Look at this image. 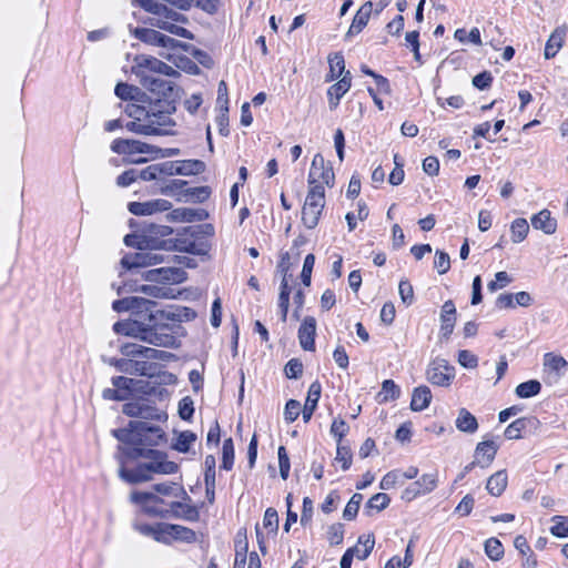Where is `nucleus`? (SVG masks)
<instances>
[{"label":"nucleus","instance_id":"1","mask_svg":"<svg viewBox=\"0 0 568 568\" xmlns=\"http://www.w3.org/2000/svg\"><path fill=\"white\" fill-rule=\"evenodd\" d=\"M112 435L122 443L118 447L116 459L119 476L123 480L136 484L150 480L153 473L174 474L178 470V465L165 460L163 453L148 448L164 439V432L159 425L131 420L128 427L113 429Z\"/></svg>","mask_w":568,"mask_h":568},{"label":"nucleus","instance_id":"2","mask_svg":"<svg viewBox=\"0 0 568 568\" xmlns=\"http://www.w3.org/2000/svg\"><path fill=\"white\" fill-rule=\"evenodd\" d=\"M115 95L126 104L124 112L132 120L125 123V129L141 135H171L174 133L175 121L172 114L176 105L166 99H153L142 92L138 87L128 83H118Z\"/></svg>","mask_w":568,"mask_h":568},{"label":"nucleus","instance_id":"3","mask_svg":"<svg viewBox=\"0 0 568 568\" xmlns=\"http://www.w3.org/2000/svg\"><path fill=\"white\" fill-rule=\"evenodd\" d=\"M158 303L144 297L130 296L116 300L112 304L115 312H131L132 318L119 321L113 325L116 334L138 338L148 344H169L170 338L161 333H152L154 310Z\"/></svg>","mask_w":568,"mask_h":568},{"label":"nucleus","instance_id":"4","mask_svg":"<svg viewBox=\"0 0 568 568\" xmlns=\"http://www.w3.org/2000/svg\"><path fill=\"white\" fill-rule=\"evenodd\" d=\"M172 233L173 229L171 226L150 225L148 231L142 234L125 235V245L136 247L139 251L132 254H125L121 260L122 266L132 270L175 261L179 256L161 253V237H166Z\"/></svg>","mask_w":568,"mask_h":568},{"label":"nucleus","instance_id":"5","mask_svg":"<svg viewBox=\"0 0 568 568\" xmlns=\"http://www.w3.org/2000/svg\"><path fill=\"white\" fill-rule=\"evenodd\" d=\"M132 73L143 88L158 95L156 99H166L175 105V101L172 99L173 82L161 78V75L175 77L180 74L171 65L152 55L140 54L134 59Z\"/></svg>","mask_w":568,"mask_h":568},{"label":"nucleus","instance_id":"6","mask_svg":"<svg viewBox=\"0 0 568 568\" xmlns=\"http://www.w3.org/2000/svg\"><path fill=\"white\" fill-rule=\"evenodd\" d=\"M196 317V312L189 307H178L173 310H160L158 306L154 310V316L152 322V333H161L168 336L171 341L169 344H153L159 347H175L176 337L174 335V328L178 322L191 321Z\"/></svg>","mask_w":568,"mask_h":568},{"label":"nucleus","instance_id":"7","mask_svg":"<svg viewBox=\"0 0 568 568\" xmlns=\"http://www.w3.org/2000/svg\"><path fill=\"white\" fill-rule=\"evenodd\" d=\"M325 206V191L323 185L311 186L302 209V221L312 230L318 224L322 211Z\"/></svg>","mask_w":568,"mask_h":568},{"label":"nucleus","instance_id":"8","mask_svg":"<svg viewBox=\"0 0 568 568\" xmlns=\"http://www.w3.org/2000/svg\"><path fill=\"white\" fill-rule=\"evenodd\" d=\"M133 34L136 39L146 44L161 48L162 51H160L159 54L166 59L171 58V51H176L180 48L184 49L186 47L181 41L163 34L154 29L135 28Z\"/></svg>","mask_w":568,"mask_h":568},{"label":"nucleus","instance_id":"9","mask_svg":"<svg viewBox=\"0 0 568 568\" xmlns=\"http://www.w3.org/2000/svg\"><path fill=\"white\" fill-rule=\"evenodd\" d=\"M111 150L114 153L122 155H139L145 154L149 155L150 159L159 158L161 149L145 142L132 139H115L111 143Z\"/></svg>","mask_w":568,"mask_h":568},{"label":"nucleus","instance_id":"10","mask_svg":"<svg viewBox=\"0 0 568 568\" xmlns=\"http://www.w3.org/2000/svg\"><path fill=\"white\" fill-rule=\"evenodd\" d=\"M426 378L435 386L448 387L455 378V368L446 359L436 357L427 366Z\"/></svg>","mask_w":568,"mask_h":568},{"label":"nucleus","instance_id":"11","mask_svg":"<svg viewBox=\"0 0 568 568\" xmlns=\"http://www.w3.org/2000/svg\"><path fill=\"white\" fill-rule=\"evenodd\" d=\"M114 366L121 373L130 375L159 377L160 366L149 361H136L133 358H121L114 362Z\"/></svg>","mask_w":568,"mask_h":568},{"label":"nucleus","instance_id":"12","mask_svg":"<svg viewBox=\"0 0 568 568\" xmlns=\"http://www.w3.org/2000/svg\"><path fill=\"white\" fill-rule=\"evenodd\" d=\"M334 180L335 174L333 168L325 165V160L322 154H315L308 173L310 187L314 185L324 186V184L332 187L334 185Z\"/></svg>","mask_w":568,"mask_h":568},{"label":"nucleus","instance_id":"13","mask_svg":"<svg viewBox=\"0 0 568 568\" xmlns=\"http://www.w3.org/2000/svg\"><path fill=\"white\" fill-rule=\"evenodd\" d=\"M545 382L556 384L568 372V362L555 353H546L542 361Z\"/></svg>","mask_w":568,"mask_h":568},{"label":"nucleus","instance_id":"14","mask_svg":"<svg viewBox=\"0 0 568 568\" xmlns=\"http://www.w3.org/2000/svg\"><path fill=\"white\" fill-rule=\"evenodd\" d=\"M123 413L130 417H136L138 420H158L163 422L166 419V414L154 406L144 402H131L123 406Z\"/></svg>","mask_w":568,"mask_h":568},{"label":"nucleus","instance_id":"15","mask_svg":"<svg viewBox=\"0 0 568 568\" xmlns=\"http://www.w3.org/2000/svg\"><path fill=\"white\" fill-rule=\"evenodd\" d=\"M142 181H163L168 176L179 175L176 161L151 164L141 170Z\"/></svg>","mask_w":568,"mask_h":568},{"label":"nucleus","instance_id":"16","mask_svg":"<svg viewBox=\"0 0 568 568\" xmlns=\"http://www.w3.org/2000/svg\"><path fill=\"white\" fill-rule=\"evenodd\" d=\"M131 500L136 504L143 505L146 510L153 515L165 516L169 510H164L160 507L163 504V499L154 493L149 491H134L131 494Z\"/></svg>","mask_w":568,"mask_h":568},{"label":"nucleus","instance_id":"17","mask_svg":"<svg viewBox=\"0 0 568 568\" xmlns=\"http://www.w3.org/2000/svg\"><path fill=\"white\" fill-rule=\"evenodd\" d=\"M499 446L494 440H484L477 444L474 452V463L481 467L487 468L494 462Z\"/></svg>","mask_w":568,"mask_h":568},{"label":"nucleus","instance_id":"18","mask_svg":"<svg viewBox=\"0 0 568 568\" xmlns=\"http://www.w3.org/2000/svg\"><path fill=\"white\" fill-rule=\"evenodd\" d=\"M456 324V307L453 301H446L440 312V338L447 341L454 332Z\"/></svg>","mask_w":568,"mask_h":568},{"label":"nucleus","instance_id":"19","mask_svg":"<svg viewBox=\"0 0 568 568\" xmlns=\"http://www.w3.org/2000/svg\"><path fill=\"white\" fill-rule=\"evenodd\" d=\"M171 209V203L166 200L158 199L146 202H131L129 211L134 215H151L156 212H164Z\"/></svg>","mask_w":568,"mask_h":568},{"label":"nucleus","instance_id":"20","mask_svg":"<svg viewBox=\"0 0 568 568\" xmlns=\"http://www.w3.org/2000/svg\"><path fill=\"white\" fill-rule=\"evenodd\" d=\"M184 276L183 270L173 266L159 267L146 273V280L162 283H181Z\"/></svg>","mask_w":568,"mask_h":568},{"label":"nucleus","instance_id":"21","mask_svg":"<svg viewBox=\"0 0 568 568\" xmlns=\"http://www.w3.org/2000/svg\"><path fill=\"white\" fill-rule=\"evenodd\" d=\"M316 320L306 316L298 328V341L304 351L315 349Z\"/></svg>","mask_w":568,"mask_h":568},{"label":"nucleus","instance_id":"22","mask_svg":"<svg viewBox=\"0 0 568 568\" xmlns=\"http://www.w3.org/2000/svg\"><path fill=\"white\" fill-rule=\"evenodd\" d=\"M161 251L172 252H185L191 254H202V250L199 248L194 241L186 237L164 239L161 237Z\"/></svg>","mask_w":568,"mask_h":568},{"label":"nucleus","instance_id":"23","mask_svg":"<svg viewBox=\"0 0 568 568\" xmlns=\"http://www.w3.org/2000/svg\"><path fill=\"white\" fill-rule=\"evenodd\" d=\"M539 425V420L534 417H520L510 423L505 429V437L507 439H519L528 428H536Z\"/></svg>","mask_w":568,"mask_h":568},{"label":"nucleus","instance_id":"24","mask_svg":"<svg viewBox=\"0 0 568 568\" xmlns=\"http://www.w3.org/2000/svg\"><path fill=\"white\" fill-rule=\"evenodd\" d=\"M144 382L141 379L129 378L124 376H115L112 378L113 387H116L119 393L124 396L126 400L134 392H143L149 394L150 392L144 389Z\"/></svg>","mask_w":568,"mask_h":568},{"label":"nucleus","instance_id":"25","mask_svg":"<svg viewBox=\"0 0 568 568\" xmlns=\"http://www.w3.org/2000/svg\"><path fill=\"white\" fill-rule=\"evenodd\" d=\"M373 12V2L366 1L356 12L353 22L346 33V37H352L359 33L368 23Z\"/></svg>","mask_w":568,"mask_h":568},{"label":"nucleus","instance_id":"26","mask_svg":"<svg viewBox=\"0 0 568 568\" xmlns=\"http://www.w3.org/2000/svg\"><path fill=\"white\" fill-rule=\"evenodd\" d=\"M321 392H322V386H321L320 382L318 381L313 382L308 388L307 397H306V400H305V404H304V407L302 410V416H303V419L305 423H307L312 418V415L317 407V403L321 397Z\"/></svg>","mask_w":568,"mask_h":568},{"label":"nucleus","instance_id":"27","mask_svg":"<svg viewBox=\"0 0 568 568\" xmlns=\"http://www.w3.org/2000/svg\"><path fill=\"white\" fill-rule=\"evenodd\" d=\"M531 225L534 229L540 230L548 235L554 234L557 230V221L551 217L550 211L546 209L532 215Z\"/></svg>","mask_w":568,"mask_h":568},{"label":"nucleus","instance_id":"28","mask_svg":"<svg viewBox=\"0 0 568 568\" xmlns=\"http://www.w3.org/2000/svg\"><path fill=\"white\" fill-rule=\"evenodd\" d=\"M566 32V26L558 27L554 30V32L550 34L549 39L546 42L544 52L546 59H551L558 53L565 41Z\"/></svg>","mask_w":568,"mask_h":568},{"label":"nucleus","instance_id":"29","mask_svg":"<svg viewBox=\"0 0 568 568\" xmlns=\"http://www.w3.org/2000/svg\"><path fill=\"white\" fill-rule=\"evenodd\" d=\"M432 392L428 386L422 385L414 388L410 400V409L413 412H422L426 409L432 402Z\"/></svg>","mask_w":568,"mask_h":568},{"label":"nucleus","instance_id":"30","mask_svg":"<svg viewBox=\"0 0 568 568\" xmlns=\"http://www.w3.org/2000/svg\"><path fill=\"white\" fill-rule=\"evenodd\" d=\"M455 425L459 432L467 434H474L478 429L477 418L466 408H460L458 410Z\"/></svg>","mask_w":568,"mask_h":568},{"label":"nucleus","instance_id":"31","mask_svg":"<svg viewBox=\"0 0 568 568\" xmlns=\"http://www.w3.org/2000/svg\"><path fill=\"white\" fill-rule=\"evenodd\" d=\"M507 483L506 470H498L488 478L486 489L493 496H500L506 489Z\"/></svg>","mask_w":568,"mask_h":568},{"label":"nucleus","instance_id":"32","mask_svg":"<svg viewBox=\"0 0 568 568\" xmlns=\"http://www.w3.org/2000/svg\"><path fill=\"white\" fill-rule=\"evenodd\" d=\"M400 396V388L393 379H385L382 389L377 394L378 403L395 400Z\"/></svg>","mask_w":568,"mask_h":568},{"label":"nucleus","instance_id":"33","mask_svg":"<svg viewBox=\"0 0 568 568\" xmlns=\"http://www.w3.org/2000/svg\"><path fill=\"white\" fill-rule=\"evenodd\" d=\"M151 24L154 27H158L159 29L168 31L171 34H175V36H179V37H182L185 39L193 38L192 33L187 29L176 26L171 21L162 20L160 18H154V19H152Z\"/></svg>","mask_w":568,"mask_h":568},{"label":"nucleus","instance_id":"34","mask_svg":"<svg viewBox=\"0 0 568 568\" xmlns=\"http://www.w3.org/2000/svg\"><path fill=\"white\" fill-rule=\"evenodd\" d=\"M414 485L417 490H420V496L430 494L438 485L437 473L422 475L416 481H414Z\"/></svg>","mask_w":568,"mask_h":568},{"label":"nucleus","instance_id":"35","mask_svg":"<svg viewBox=\"0 0 568 568\" xmlns=\"http://www.w3.org/2000/svg\"><path fill=\"white\" fill-rule=\"evenodd\" d=\"M179 175H196L205 171V163L201 160L176 161Z\"/></svg>","mask_w":568,"mask_h":568},{"label":"nucleus","instance_id":"36","mask_svg":"<svg viewBox=\"0 0 568 568\" xmlns=\"http://www.w3.org/2000/svg\"><path fill=\"white\" fill-rule=\"evenodd\" d=\"M529 232V224L526 219L518 217L511 222L510 225V233H511V241L514 243H520L523 242Z\"/></svg>","mask_w":568,"mask_h":568},{"label":"nucleus","instance_id":"37","mask_svg":"<svg viewBox=\"0 0 568 568\" xmlns=\"http://www.w3.org/2000/svg\"><path fill=\"white\" fill-rule=\"evenodd\" d=\"M541 384L536 379H530L527 382H524L519 384L515 393L520 398H530L532 396H536L540 393Z\"/></svg>","mask_w":568,"mask_h":568},{"label":"nucleus","instance_id":"38","mask_svg":"<svg viewBox=\"0 0 568 568\" xmlns=\"http://www.w3.org/2000/svg\"><path fill=\"white\" fill-rule=\"evenodd\" d=\"M172 530L173 541H184V542H194L196 540V534L191 528L171 524L170 528Z\"/></svg>","mask_w":568,"mask_h":568},{"label":"nucleus","instance_id":"39","mask_svg":"<svg viewBox=\"0 0 568 568\" xmlns=\"http://www.w3.org/2000/svg\"><path fill=\"white\" fill-rule=\"evenodd\" d=\"M351 80V73L349 71H346L345 75L339 81L328 88L327 95H334L337 100H341V98L349 90Z\"/></svg>","mask_w":568,"mask_h":568},{"label":"nucleus","instance_id":"40","mask_svg":"<svg viewBox=\"0 0 568 568\" xmlns=\"http://www.w3.org/2000/svg\"><path fill=\"white\" fill-rule=\"evenodd\" d=\"M211 195V189L209 186H195L187 187L185 190V201L194 203H203Z\"/></svg>","mask_w":568,"mask_h":568},{"label":"nucleus","instance_id":"41","mask_svg":"<svg viewBox=\"0 0 568 568\" xmlns=\"http://www.w3.org/2000/svg\"><path fill=\"white\" fill-rule=\"evenodd\" d=\"M234 464V445L232 438L223 442L221 468L231 470Z\"/></svg>","mask_w":568,"mask_h":568},{"label":"nucleus","instance_id":"42","mask_svg":"<svg viewBox=\"0 0 568 568\" xmlns=\"http://www.w3.org/2000/svg\"><path fill=\"white\" fill-rule=\"evenodd\" d=\"M359 545H363L362 547V550L357 547V551H355V556L361 559V560H364L366 559L373 548H374V545H375V537L373 534H368V535H362L358 537V541H357Z\"/></svg>","mask_w":568,"mask_h":568},{"label":"nucleus","instance_id":"43","mask_svg":"<svg viewBox=\"0 0 568 568\" xmlns=\"http://www.w3.org/2000/svg\"><path fill=\"white\" fill-rule=\"evenodd\" d=\"M485 552L494 561H497L504 556L503 544L497 538H489L485 541Z\"/></svg>","mask_w":568,"mask_h":568},{"label":"nucleus","instance_id":"44","mask_svg":"<svg viewBox=\"0 0 568 568\" xmlns=\"http://www.w3.org/2000/svg\"><path fill=\"white\" fill-rule=\"evenodd\" d=\"M196 440V435L193 432L185 430L179 434L173 448L180 453H186L190 446Z\"/></svg>","mask_w":568,"mask_h":568},{"label":"nucleus","instance_id":"45","mask_svg":"<svg viewBox=\"0 0 568 568\" xmlns=\"http://www.w3.org/2000/svg\"><path fill=\"white\" fill-rule=\"evenodd\" d=\"M363 500V495L355 493L351 499L348 500L344 511H343V518L345 520H353L358 513L361 503Z\"/></svg>","mask_w":568,"mask_h":568},{"label":"nucleus","instance_id":"46","mask_svg":"<svg viewBox=\"0 0 568 568\" xmlns=\"http://www.w3.org/2000/svg\"><path fill=\"white\" fill-rule=\"evenodd\" d=\"M140 291L148 296L155 298H171L173 295L171 294V288L166 286L159 285H142Z\"/></svg>","mask_w":568,"mask_h":568},{"label":"nucleus","instance_id":"47","mask_svg":"<svg viewBox=\"0 0 568 568\" xmlns=\"http://www.w3.org/2000/svg\"><path fill=\"white\" fill-rule=\"evenodd\" d=\"M397 485H404L403 478H402V471L400 470H392L388 471L384 477L382 478L379 483V488L383 490H389L394 488Z\"/></svg>","mask_w":568,"mask_h":568},{"label":"nucleus","instance_id":"48","mask_svg":"<svg viewBox=\"0 0 568 568\" xmlns=\"http://www.w3.org/2000/svg\"><path fill=\"white\" fill-rule=\"evenodd\" d=\"M170 507L172 511H175L176 508L182 509V517L189 521H197L200 518V513L194 506L184 505L180 501H172Z\"/></svg>","mask_w":568,"mask_h":568},{"label":"nucleus","instance_id":"49","mask_svg":"<svg viewBox=\"0 0 568 568\" xmlns=\"http://www.w3.org/2000/svg\"><path fill=\"white\" fill-rule=\"evenodd\" d=\"M551 521L555 525L550 528L551 535L558 538L568 537V517L566 516H554Z\"/></svg>","mask_w":568,"mask_h":568},{"label":"nucleus","instance_id":"50","mask_svg":"<svg viewBox=\"0 0 568 568\" xmlns=\"http://www.w3.org/2000/svg\"><path fill=\"white\" fill-rule=\"evenodd\" d=\"M138 180H142L141 170L130 169L116 178V185L120 187H128Z\"/></svg>","mask_w":568,"mask_h":568},{"label":"nucleus","instance_id":"51","mask_svg":"<svg viewBox=\"0 0 568 568\" xmlns=\"http://www.w3.org/2000/svg\"><path fill=\"white\" fill-rule=\"evenodd\" d=\"M390 498L385 493H377L374 496H372L367 504H366V510L369 509H376L377 511H382L389 505Z\"/></svg>","mask_w":568,"mask_h":568},{"label":"nucleus","instance_id":"52","mask_svg":"<svg viewBox=\"0 0 568 568\" xmlns=\"http://www.w3.org/2000/svg\"><path fill=\"white\" fill-rule=\"evenodd\" d=\"M187 182L184 180H173L168 185L162 187L161 192L165 195H182L185 197V187Z\"/></svg>","mask_w":568,"mask_h":568},{"label":"nucleus","instance_id":"53","mask_svg":"<svg viewBox=\"0 0 568 568\" xmlns=\"http://www.w3.org/2000/svg\"><path fill=\"white\" fill-rule=\"evenodd\" d=\"M171 524L158 523L154 540L162 544H171L173 541L172 530L169 529Z\"/></svg>","mask_w":568,"mask_h":568},{"label":"nucleus","instance_id":"54","mask_svg":"<svg viewBox=\"0 0 568 568\" xmlns=\"http://www.w3.org/2000/svg\"><path fill=\"white\" fill-rule=\"evenodd\" d=\"M352 450L347 446H343L337 444L336 457L335 460L342 464V469L345 471L349 469L352 465Z\"/></svg>","mask_w":568,"mask_h":568},{"label":"nucleus","instance_id":"55","mask_svg":"<svg viewBox=\"0 0 568 568\" xmlns=\"http://www.w3.org/2000/svg\"><path fill=\"white\" fill-rule=\"evenodd\" d=\"M434 267L440 275L447 273L450 268L449 255L443 251L437 250L434 258Z\"/></svg>","mask_w":568,"mask_h":568},{"label":"nucleus","instance_id":"56","mask_svg":"<svg viewBox=\"0 0 568 568\" xmlns=\"http://www.w3.org/2000/svg\"><path fill=\"white\" fill-rule=\"evenodd\" d=\"M314 264H315L314 254H307L304 258L303 268H302V273H301V280L305 286L311 285L312 272H313Z\"/></svg>","mask_w":568,"mask_h":568},{"label":"nucleus","instance_id":"57","mask_svg":"<svg viewBox=\"0 0 568 568\" xmlns=\"http://www.w3.org/2000/svg\"><path fill=\"white\" fill-rule=\"evenodd\" d=\"M344 526L339 523L333 524L327 529V540L329 545L336 546L343 542Z\"/></svg>","mask_w":568,"mask_h":568},{"label":"nucleus","instance_id":"58","mask_svg":"<svg viewBox=\"0 0 568 568\" xmlns=\"http://www.w3.org/2000/svg\"><path fill=\"white\" fill-rule=\"evenodd\" d=\"M331 78H337L345 70L344 57L341 53H335L328 58Z\"/></svg>","mask_w":568,"mask_h":568},{"label":"nucleus","instance_id":"59","mask_svg":"<svg viewBox=\"0 0 568 568\" xmlns=\"http://www.w3.org/2000/svg\"><path fill=\"white\" fill-rule=\"evenodd\" d=\"M134 2L139 3L141 8L145 11L151 12L156 16H162L164 11H168V7L159 3L154 0H134Z\"/></svg>","mask_w":568,"mask_h":568},{"label":"nucleus","instance_id":"60","mask_svg":"<svg viewBox=\"0 0 568 568\" xmlns=\"http://www.w3.org/2000/svg\"><path fill=\"white\" fill-rule=\"evenodd\" d=\"M194 414V403L191 397H183L179 403V415L183 420H190Z\"/></svg>","mask_w":568,"mask_h":568},{"label":"nucleus","instance_id":"61","mask_svg":"<svg viewBox=\"0 0 568 568\" xmlns=\"http://www.w3.org/2000/svg\"><path fill=\"white\" fill-rule=\"evenodd\" d=\"M284 373L287 378H298L303 373L302 362L297 358L290 359L284 367Z\"/></svg>","mask_w":568,"mask_h":568},{"label":"nucleus","instance_id":"62","mask_svg":"<svg viewBox=\"0 0 568 568\" xmlns=\"http://www.w3.org/2000/svg\"><path fill=\"white\" fill-rule=\"evenodd\" d=\"M398 292L404 304L410 305L414 301V290L408 280H402L398 285Z\"/></svg>","mask_w":568,"mask_h":568},{"label":"nucleus","instance_id":"63","mask_svg":"<svg viewBox=\"0 0 568 568\" xmlns=\"http://www.w3.org/2000/svg\"><path fill=\"white\" fill-rule=\"evenodd\" d=\"M301 414V404L298 400L290 399L284 409V416L286 422L293 423L296 420L298 415Z\"/></svg>","mask_w":568,"mask_h":568},{"label":"nucleus","instance_id":"64","mask_svg":"<svg viewBox=\"0 0 568 568\" xmlns=\"http://www.w3.org/2000/svg\"><path fill=\"white\" fill-rule=\"evenodd\" d=\"M458 363L465 368H475L478 365V358L470 351L463 349L458 353Z\"/></svg>","mask_w":568,"mask_h":568}]
</instances>
